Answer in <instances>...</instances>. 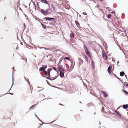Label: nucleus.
I'll list each match as a JSON object with an SVG mask.
<instances>
[{
  "mask_svg": "<svg viewBox=\"0 0 128 128\" xmlns=\"http://www.w3.org/2000/svg\"><path fill=\"white\" fill-rule=\"evenodd\" d=\"M47 68V65H44L39 69V70L40 71H43L45 70Z\"/></svg>",
  "mask_w": 128,
  "mask_h": 128,
  "instance_id": "obj_1",
  "label": "nucleus"
},
{
  "mask_svg": "<svg viewBox=\"0 0 128 128\" xmlns=\"http://www.w3.org/2000/svg\"><path fill=\"white\" fill-rule=\"evenodd\" d=\"M112 66H110L108 67V71L110 75L112 72Z\"/></svg>",
  "mask_w": 128,
  "mask_h": 128,
  "instance_id": "obj_2",
  "label": "nucleus"
},
{
  "mask_svg": "<svg viewBox=\"0 0 128 128\" xmlns=\"http://www.w3.org/2000/svg\"><path fill=\"white\" fill-rule=\"evenodd\" d=\"M44 19L48 21H52L54 20V19L52 18L47 17L44 18Z\"/></svg>",
  "mask_w": 128,
  "mask_h": 128,
  "instance_id": "obj_3",
  "label": "nucleus"
},
{
  "mask_svg": "<svg viewBox=\"0 0 128 128\" xmlns=\"http://www.w3.org/2000/svg\"><path fill=\"white\" fill-rule=\"evenodd\" d=\"M58 70L60 72V76L62 78H63L64 76V73L62 72L61 70L58 69Z\"/></svg>",
  "mask_w": 128,
  "mask_h": 128,
  "instance_id": "obj_4",
  "label": "nucleus"
},
{
  "mask_svg": "<svg viewBox=\"0 0 128 128\" xmlns=\"http://www.w3.org/2000/svg\"><path fill=\"white\" fill-rule=\"evenodd\" d=\"M41 2L42 3H44L45 4H48L49 8H50V4L48 3L46 0H41Z\"/></svg>",
  "mask_w": 128,
  "mask_h": 128,
  "instance_id": "obj_5",
  "label": "nucleus"
},
{
  "mask_svg": "<svg viewBox=\"0 0 128 128\" xmlns=\"http://www.w3.org/2000/svg\"><path fill=\"white\" fill-rule=\"evenodd\" d=\"M52 70V69L51 68L48 69V72L47 76L48 75L49 77H50V72Z\"/></svg>",
  "mask_w": 128,
  "mask_h": 128,
  "instance_id": "obj_6",
  "label": "nucleus"
},
{
  "mask_svg": "<svg viewBox=\"0 0 128 128\" xmlns=\"http://www.w3.org/2000/svg\"><path fill=\"white\" fill-rule=\"evenodd\" d=\"M92 63L91 65V66L92 67V69L94 70L95 68V65L94 62L93 60H92Z\"/></svg>",
  "mask_w": 128,
  "mask_h": 128,
  "instance_id": "obj_7",
  "label": "nucleus"
},
{
  "mask_svg": "<svg viewBox=\"0 0 128 128\" xmlns=\"http://www.w3.org/2000/svg\"><path fill=\"white\" fill-rule=\"evenodd\" d=\"M41 12L44 15H47L48 14L46 13L45 10H44L41 9Z\"/></svg>",
  "mask_w": 128,
  "mask_h": 128,
  "instance_id": "obj_8",
  "label": "nucleus"
},
{
  "mask_svg": "<svg viewBox=\"0 0 128 128\" xmlns=\"http://www.w3.org/2000/svg\"><path fill=\"white\" fill-rule=\"evenodd\" d=\"M86 53L88 57H89L90 58H92V55L91 54L90 52L88 51L86 52Z\"/></svg>",
  "mask_w": 128,
  "mask_h": 128,
  "instance_id": "obj_9",
  "label": "nucleus"
},
{
  "mask_svg": "<svg viewBox=\"0 0 128 128\" xmlns=\"http://www.w3.org/2000/svg\"><path fill=\"white\" fill-rule=\"evenodd\" d=\"M102 56L104 58L107 56L104 50H103L102 52Z\"/></svg>",
  "mask_w": 128,
  "mask_h": 128,
  "instance_id": "obj_10",
  "label": "nucleus"
},
{
  "mask_svg": "<svg viewBox=\"0 0 128 128\" xmlns=\"http://www.w3.org/2000/svg\"><path fill=\"white\" fill-rule=\"evenodd\" d=\"M122 107L124 109H126L128 108V104L123 105Z\"/></svg>",
  "mask_w": 128,
  "mask_h": 128,
  "instance_id": "obj_11",
  "label": "nucleus"
},
{
  "mask_svg": "<svg viewBox=\"0 0 128 128\" xmlns=\"http://www.w3.org/2000/svg\"><path fill=\"white\" fill-rule=\"evenodd\" d=\"M102 92L104 94V96L105 98L107 97L108 95L106 94V92L102 91Z\"/></svg>",
  "mask_w": 128,
  "mask_h": 128,
  "instance_id": "obj_12",
  "label": "nucleus"
},
{
  "mask_svg": "<svg viewBox=\"0 0 128 128\" xmlns=\"http://www.w3.org/2000/svg\"><path fill=\"white\" fill-rule=\"evenodd\" d=\"M75 23L76 25H77L78 27L79 28V27H80V25L78 22L77 20H76L75 21Z\"/></svg>",
  "mask_w": 128,
  "mask_h": 128,
  "instance_id": "obj_13",
  "label": "nucleus"
},
{
  "mask_svg": "<svg viewBox=\"0 0 128 128\" xmlns=\"http://www.w3.org/2000/svg\"><path fill=\"white\" fill-rule=\"evenodd\" d=\"M125 74L124 72V71L120 72V75L121 76H123Z\"/></svg>",
  "mask_w": 128,
  "mask_h": 128,
  "instance_id": "obj_14",
  "label": "nucleus"
},
{
  "mask_svg": "<svg viewBox=\"0 0 128 128\" xmlns=\"http://www.w3.org/2000/svg\"><path fill=\"white\" fill-rule=\"evenodd\" d=\"M78 59L79 60L80 62V64H82L84 62L83 60L80 58H79Z\"/></svg>",
  "mask_w": 128,
  "mask_h": 128,
  "instance_id": "obj_15",
  "label": "nucleus"
},
{
  "mask_svg": "<svg viewBox=\"0 0 128 128\" xmlns=\"http://www.w3.org/2000/svg\"><path fill=\"white\" fill-rule=\"evenodd\" d=\"M74 34L73 32L72 33L70 34V37L72 38H73L74 37Z\"/></svg>",
  "mask_w": 128,
  "mask_h": 128,
  "instance_id": "obj_16",
  "label": "nucleus"
},
{
  "mask_svg": "<svg viewBox=\"0 0 128 128\" xmlns=\"http://www.w3.org/2000/svg\"><path fill=\"white\" fill-rule=\"evenodd\" d=\"M36 106V105L34 104L32 106L29 108L30 110H33L34 108V107Z\"/></svg>",
  "mask_w": 128,
  "mask_h": 128,
  "instance_id": "obj_17",
  "label": "nucleus"
},
{
  "mask_svg": "<svg viewBox=\"0 0 128 128\" xmlns=\"http://www.w3.org/2000/svg\"><path fill=\"white\" fill-rule=\"evenodd\" d=\"M114 76L116 78H117L118 79V80H120V82H122V80H121V79L120 78L116 76V75L114 74Z\"/></svg>",
  "mask_w": 128,
  "mask_h": 128,
  "instance_id": "obj_18",
  "label": "nucleus"
},
{
  "mask_svg": "<svg viewBox=\"0 0 128 128\" xmlns=\"http://www.w3.org/2000/svg\"><path fill=\"white\" fill-rule=\"evenodd\" d=\"M41 23V24L43 28L44 29H46V26L44 25L43 24H42L41 22H40Z\"/></svg>",
  "mask_w": 128,
  "mask_h": 128,
  "instance_id": "obj_19",
  "label": "nucleus"
},
{
  "mask_svg": "<svg viewBox=\"0 0 128 128\" xmlns=\"http://www.w3.org/2000/svg\"><path fill=\"white\" fill-rule=\"evenodd\" d=\"M84 48L85 50V52H88V48L86 47V46L85 45H84Z\"/></svg>",
  "mask_w": 128,
  "mask_h": 128,
  "instance_id": "obj_20",
  "label": "nucleus"
},
{
  "mask_svg": "<svg viewBox=\"0 0 128 128\" xmlns=\"http://www.w3.org/2000/svg\"><path fill=\"white\" fill-rule=\"evenodd\" d=\"M115 112L120 117H121L122 116V115L119 113V112H118L115 111Z\"/></svg>",
  "mask_w": 128,
  "mask_h": 128,
  "instance_id": "obj_21",
  "label": "nucleus"
},
{
  "mask_svg": "<svg viewBox=\"0 0 128 128\" xmlns=\"http://www.w3.org/2000/svg\"><path fill=\"white\" fill-rule=\"evenodd\" d=\"M10 94L12 95H13L14 94L10 92V93H6L5 94H3L2 95H0V96H3L5 95L6 94Z\"/></svg>",
  "mask_w": 128,
  "mask_h": 128,
  "instance_id": "obj_22",
  "label": "nucleus"
},
{
  "mask_svg": "<svg viewBox=\"0 0 128 128\" xmlns=\"http://www.w3.org/2000/svg\"><path fill=\"white\" fill-rule=\"evenodd\" d=\"M122 91H123V92H124V93L125 94H126L128 95V92L127 91L125 90H122Z\"/></svg>",
  "mask_w": 128,
  "mask_h": 128,
  "instance_id": "obj_23",
  "label": "nucleus"
},
{
  "mask_svg": "<svg viewBox=\"0 0 128 128\" xmlns=\"http://www.w3.org/2000/svg\"><path fill=\"white\" fill-rule=\"evenodd\" d=\"M63 68V66L61 65H60V66L58 67V70L59 69L60 70H61L60 69H61L62 68Z\"/></svg>",
  "mask_w": 128,
  "mask_h": 128,
  "instance_id": "obj_24",
  "label": "nucleus"
},
{
  "mask_svg": "<svg viewBox=\"0 0 128 128\" xmlns=\"http://www.w3.org/2000/svg\"><path fill=\"white\" fill-rule=\"evenodd\" d=\"M112 15L111 14H108V15L107 18H110L112 17Z\"/></svg>",
  "mask_w": 128,
  "mask_h": 128,
  "instance_id": "obj_25",
  "label": "nucleus"
},
{
  "mask_svg": "<svg viewBox=\"0 0 128 128\" xmlns=\"http://www.w3.org/2000/svg\"><path fill=\"white\" fill-rule=\"evenodd\" d=\"M65 59L67 60H68L69 61H70V59L69 57H66L64 58Z\"/></svg>",
  "mask_w": 128,
  "mask_h": 128,
  "instance_id": "obj_26",
  "label": "nucleus"
},
{
  "mask_svg": "<svg viewBox=\"0 0 128 128\" xmlns=\"http://www.w3.org/2000/svg\"><path fill=\"white\" fill-rule=\"evenodd\" d=\"M35 116H36L37 118L40 121L42 122V123H43V122L42 121V120H40L38 117L36 115V114H35Z\"/></svg>",
  "mask_w": 128,
  "mask_h": 128,
  "instance_id": "obj_27",
  "label": "nucleus"
},
{
  "mask_svg": "<svg viewBox=\"0 0 128 128\" xmlns=\"http://www.w3.org/2000/svg\"><path fill=\"white\" fill-rule=\"evenodd\" d=\"M102 112H104V107H102Z\"/></svg>",
  "mask_w": 128,
  "mask_h": 128,
  "instance_id": "obj_28",
  "label": "nucleus"
},
{
  "mask_svg": "<svg viewBox=\"0 0 128 128\" xmlns=\"http://www.w3.org/2000/svg\"><path fill=\"white\" fill-rule=\"evenodd\" d=\"M24 79L26 81L28 84H29V85H30V82H29V81H28L27 80H26V78H25V76H24Z\"/></svg>",
  "mask_w": 128,
  "mask_h": 128,
  "instance_id": "obj_29",
  "label": "nucleus"
},
{
  "mask_svg": "<svg viewBox=\"0 0 128 128\" xmlns=\"http://www.w3.org/2000/svg\"><path fill=\"white\" fill-rule=\"evenodd\" d=\"M56 120H55V121H53V122H50V123H44V124H52L54 122H55Z\"/></svg>",
  "mask_w": 128,
  "mask_h": 128,
  "instance_id": "obj_30",
  "label": "nucleus"
},
{
  "mask_svg": "<svg viewBox=\"0 0 128 128\" xmlns=\"http://www.w3.org/2000/svg\"><path fill=\"white\" fill-rule=\"evenodd\" d=\"M52 7L53 8L54 10L56 8V7L55 6L53 5H52Z\"/></svg>",
  "mask_w": 128,
  "mask_h": 128,
  "instance_id": "obj_31",
  "label": "nucleus"
},
{
  "mask_svg": "<svg viewBox=\"0 0 128 128\" xmlns=\"http://www.w3.org/2000/svg\"><path fill=\"white\" fill-rule=\"evenodd\" d=\"M60 70H61L62 71V72H64L65 71V70L63 67L61 68Z\"/></svg>",
  "mask_w": 128,
  "mask_h": 128,
  "instance_id": "obj_32",
  "label": "nucleus"
},
{
  "mask_svg": "<svg viewBox=\"0 0 128 128\" xmlns=\"http://www.w3.org/2000/svg\"><path fill=\"white\" fill-rule=\"evenodd\" d=\"M85 58H86V60L87 62H88V58L86 56H85Z\"/></svg>",
  "mask_w": 128,
  "mask_h": 128,
  "instance_id": "obj_33",
  "label": "nucleus"
},
{
  "mask_svg": "<svg viewBox=\"0 0 128 128\" xmlns=\"http://www.w3.org/2000/svg\"><path fill=\"white\" fill-rule=\"evenodd\" d=\"M14 84V82H13V78L12 79V86L11 87L10 89L9 90V91L8 92H9L10 90L11 89V88H12V85H13Z\"/></svg>",
  "mask_w": 128,
  "mask_h": 128,
  "instance_id": "obj_34",
  "label": "nucleus"
},
{
  "mask_svg": "<svg viewBox=\"0 0 128 128\" xmlns=\"http://www.w3.org/2000/svg\"><path fill=\"white\" fill-rule=\"evenodd\" d=\"M49 9H46V12L47 14H48V12L49 11Z\"/></svg>",
  "mask_w": 128,
  "mask_h": 128,
  "instance_id": "obj_35",
  "label": "nucleus"
},
{
  "mask_svg": "<svg viewBox=\"0 0 128 128\" xmlns=\"http://www.w3.org/2000/svg\"><path fill=\"white\" fill-rule=\"evenodd\" d=\"M104 58L106 59V61L107 62H108V58L109 59V58L107 56L105 57H104Z\"/></svg>",
  "mask_w": 128,
  "mask_h": 128,
  "instance_id": "obj_36",
  "label": "nucleus"
},
{
  "mask_svg": "<svg viewBox=\"0 0 128 128\" xmlns=\"http://www.w3.org/2000/svg\"><path fill=\"white\" fill-rule=\"evenodd\" d=\"M53 68L55 71H57V70H56V69L55 67H53Z\"/></svg>",
  "mask_w": 128,
  "mask_h": 128,
  "instance_id": "obj_37",
  "label": "nucleus"
},
{
  "mask_svg": "<svg viewBox=\"0 0 128 128\" xmlns=\"http://www.w3.org/2000/svg\"><path fill=\"white\" fill-rule=\"evenodd\" d=\"M46 82L48 84V85L50 86V83L47 80H46Z\"/></svg>",
  "mask_w": 128,
  "mask_h": 128,
  "instance_id": "obj_38",
  "label": "nucleus"
},
{
  "mask_svg": "<svg viewBox=\"0 0 128 128\" xmlns=\"http://www.w3.org/2000/svg\"><path fill=\"white\" fill-rule=\"evenodd\" d=\"M66 68H68L69 67L68 65V64H66Z\"/></svg>",
  "mask_w": 128,
  "mask_h": 128,
  "instance_id": "obj_39",
  "label": "nucleus"
},
{
  "mask_svg": "<svg viewBox=\"0 0 128 128\" xmlns=\"http://www.w3.org/2000/svg\"><path fill=\"white\" fill-rule=\"evenodd\" d=\"M43 72H44L46 74V75L47 76V71L45 70H44Z\"/></svg>",
  "mask_w": 128,
  "mask_h": 128,
  "instance_id": "obj_40",
  "label": "nucleus"
},
{
  "mask_svg": "<svg viewBox=\"0 0 128 128\" xmlns=\"http://www.w3.org/2000/svg\"><path fill=\"white\" fill-rule=\"evenodd\" d=\"M58 51H59L60 52H61V51L59 50H54V51L57 52Z\"/></svg>",
  "mask_w": 128,
  "mask_h": 128,
  "instance_id": "obj_41",
  "label": "nucleus"
},
{
  "mask_svg": "<svg viewBox=\"0 0 128 128\" xmlns=\"http://www.w3.org/2000/svg\"><path fill=\"white\" fill-rule=\"evenodd\" d=\"M58 76V75L57 77H55L54 79H52L53 81L55 80L56 79Z\"/></svg>",
  "mask_w": 128,
  "mask_h": 128,
  "instance_id": "obj_42",
  "label": "nucleus"
},
{
  "mask_svg": "<svg viewBox=\"0 0 128 128\" xmlns=\"http://www.w3.org/2000/svg\"><path fill=\"white\" fill-rule=\"evenodd\" d=\"M58 76V75L57 77H55L54 79H52L53 81L55 80L56 79Z\"/></svg>",
  "mask_w": 128,
  "mask_h": 128,
  "instance_id": "obj_43",
  "label": "nucleus"
},
{
  "mask_svg": "<svg viewBox=\"0 0 128 128\" xmlns=\"http://www.w3.org/2000/svg\"><path fill=\"white\" fill-rule=\"evenodd\" d=\"M37 6H38V8H40V7L39 6V4L38 3H37Z\"/></svg>",
  "mask_w": 128,
  "mask_h": 128,
  "instance_id": "obj_44",
  "label": "nucleus"
},
{
  "mask_svg": "<svg viewBox=\"0 0 128 128\" xmlns=\"http://www.w3.org/2000/svg\"><path fill=\"white\" fill-rule=\"evenodd\" d=\"M83 14L84 15H87V14L86 13V12H83Z\"/></svg>",
  "mask_w": 128,
  "mask_h": 128,
  "instance_id": "obj_45",
  "label": "nucleus"
},
{
  "mask_svg": "<svg viewBox=\"0 0 128 128\" xmlns=\"http://www.w3.org/2000/svg\"><path fill=\"white\" fill-rule=\"evenodd\" d=\"M35 18V19L36 20H37L38 21V22H40H40L39 20H38L37 19V18Z\"/></svg>",
  "mask_w": 128,
  "mask_h": 128,
  "instance_id": "obj_46",
  "label": "nucleus"
},
{
  "mask_svg": "<svg viewBox=\"0 0 128 128\" xmlns=\"http://www.w3.org/2000/svg\"><path fill=\"white\" fill-rule=\"evenodd\" d=\"M44 48V49H45L46 50H48V49H46V48H44V47H43V48Z\"/></svg>",
  "mask_w": 128,
  "mask_h": 128,
  "instance_id": "obj_47",
  "label": "nucleus"
},
{
  "mask_svg": "<svg viewBox=\"0 0 128 128\" xmlns=\"http://www.w3.org/2000/svg\"><path fill=\"white\" fill-rule=\"evenodd\" d=\"M100 2H102H102H103V1H104V0H100Z\"/></svg>",
  "mask_w": 128,
  "mask_h": 128,
  "instance_id": "obj_48",
  "label": "nucleus"
},
{
  "mask_svg": "<svg viewBox=\"0 0 128 128\" xmlns=\"http://www.w3.org/2000/svg\"><path fill=\"white\" fill-rule=\"evenodd\" d=\"M126 88H128V84H126Z\"/></svg>",
  "mask_w": 128,
  "mask_h": 128,
  "instance_id": "obj_49",
  "label": "nucleus"
},
{
  "mask_svg": "<svg viewBox=\"0 0 128 128\" xmlns=\"http://www.w3.org/2000/svg\"><path fill=\"white\" fill-rule=\"evenodd\" d=\"M46 78L47 79H48V80H50V78H48V77H46Z\"/></svg>",
  "mask_w": 128,
  "mask_h": 128,
  "instance_id": "obj_50",
  "label": "nucleus"
},
{
  "mask_svg": "<svg viewBox=\"0 0 128 128\" xmlns=\"http://www.w3.org/2000/svg\"><path fill=\"white\" fill-rule=\"evenodd\" d=\"M12 69L14 71V67H13L12 68Z\"/></svg>",
  "mask_w": 128,
  "mask_h": 128,
  "instance_id": "obj_51",
  "label": "nucleus"
},
{
  "mask_svg": "<svg viewBox=\"0 0 128 128\" xmlns=\"http://www.w3.org/2000/svg\"><path fill=\"white\" fill-rule=\"evenodd\" d=\"M70 70H65V71H66V72H68V71H70Z\"/></svg>",
  "mask_w": 128,
  "mask_h": 128,
  "instance_id": "obj_52",
  "label": "nucleus"
},
{
  "mask_svg": "<svg viewBox=\"0 0 128 128\" xmlns=\"http://www.w3.org/2000/svg\"><path fill=\"white\" fill-rule=\"evenodd\" d=\"M112 13H114V15H115V12H114V11H113L112 12Z\"/></svg>",
  "mask_w": 128,
  "mask_h": 128,
  "instance_id": "obj_53",
  "label": "nucleus"
},
{
  "mask_svg": "<svg viewBox=\"0 0 128 128\" xmlns=\"http://www.w3.org/2000/svg\"><path fill=\"white\" fill-rule=\"evenodd\" d=\"M106 8L108 10H109V7H108L107 8Z\"/></svg>",
  "mask_w": 128,
  "mask_h": 128,
  "instance_id": "obj_54",
  "label": "nucleus"
},
{
  "mask_svg": "<svg viewBox=\"0 0 128 128\" xmlns=\"http://www.w3.org/2000/svg\"><path fill=\"white\" fill-rule=\"evenodd\" d=\"M50 80L51 81H53L52 79L50 78V80Z\"/></svg>",
  "mask_w": 128,
  "mask_h": 128,
  "instance_id": "obj_55",
  "label": "nucleus"
},
{
  "mask_svg": "<svg viewBox=\"0 0 128 128\" xmlns=\"http://www.w3.org/2000/svg\"><path fill=\"white\" fill-rule=\"evenodd\" d=\"M59 105H60V106H64V105L61 104H59Z\"/></svg>",
  "mask_w": 128,
  "mask_h": 128,
  "instance_id": "obj_56",
  "label": "nucleus"
},
{
  "mask_svg": "<svg viewBox=\"0 0 128 128\" xmlns=\"http://www.w3.org/2000/svg\"><path fill=\"white\" fill-rule=\"evenodd\" d=\"M82 64H80V63H79V65L78 66L80 68V65H81Z\"/></svg>",
  "mask_w": 128,
  "mask_h": 128,
  "instance_id": "obj_57",
  "label": "nucleus"
},
{
  "mask_svg": "<svg viewBox=\"0 0 128 128\" xmlns=\"http://www.w3.org/2000/svg\"><path fill=\"white\" fill-rule=\"evenodd\" d=\"M125 76L126 77V78L127 79H128L127 78V76L126 75H125Z\"/></svg>",
  "mask_w": 128,
  "mask_h": 128,
  "instance_id": "obj_58",
  "label": "nucleus"
},
{
  "mask_svg": "<svg viewBox=\"0 0 128 128\" xmlns=\"http://www.w3.org/2000/svg\"><path fill=\"white\" fill-rule=\"evenodd\" d=\"M17 38H18V34H17Z\"/></svg>",
  "mask_w": 128,
  "mask_h": 128,
  "instance_id": "obj_59",
  "label": "nucleus"
},
{
  "mask_svg": "<svg viewBox=\"0 0 128 128\" xmlns=\"http://www.w3.org/2000/svg\"><path fill=\"white\" fill-rule=\"evenodd\" d=\"M41 75L43 77H44V78H46V77L45 76H42V74H41Z\"/></svg>",
  "mask_w": 128,
  "mask_h": 128,
  "instance_id": "obj_60",
  "label": "nucleus"
},
{
  "mask_svg": "<svg viewBox=\"0 0 128 128\" xmlns=\"http://www.w3.org/2000/svg\"><path fill=\"white\" fill-rule=\"evenodd\" d=\"M126 30H127V32L128 33V28H127Z\"/></svg>",
  "mask_w": 128,
  "mask_h": 128,
  "instance_id": "obj_61",
  "label": "nucleus"
},
{
  "mask_svg": "<svg viewBox=\"0 0 128 128\" xmlns=\"http://www.w3.org/2000/svg\"><path fill=\"white\" fill-rule=\"evenodd\" d=\"M53 24H54V23H50V24L52 25H53Z\"/></svg>",
  "mask_w": 128,
  "mask_h": 128,
  "instance_id": "obj_62",
  "label": "nucleus"
},
{
  "mask_svg": "<svg viewBox=\"0 0 128 128\" xmlns=\"http://www.w3.org/2000/svg\"><path fill=\"white\" fill-rule=\"evenodd\" d=\"M25 62H27V59L26 58V60H25Z\"/></svg>",
  "mask_w": 128,
  "mask_h": 128,
  "instance_id": "obj_63",
  "label": "nucleus"
},
{
  "mask_svg": "<svg viewBox=\"0 0 128 128\" xmlns=\"http://www.w3.org/2000/svg\"><path fill=\"white\" fill-rule=\"evenodd\" d=\"M119 63V62L118 61L117 62V64H118Z\"/></svg>",
  "mask_w": 128,
  "mask_h": 128,
  "instance_id": "obj_64",
  "label": "nucleus"
}]
</instances>
